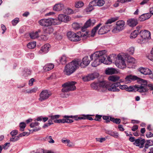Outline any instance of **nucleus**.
Returning <instances> with one entry per match:
<instances>
[{"mask_svg":"<svg viewBox=\"0 0 153 153\" xmlns=\"http://www.w3.org/2000/svg\"><path fill=\"white\" fill-rule=\"evenodd\" d=\"M99 88H105L108 89L109 91H119L120 89L117 88L120 85V82H117L114 83H110L109 82H105L102 81H98V82Z\"/></svg>","mask_w":153,"mask_h":153,"instance_id":"f257e3e1","label":"nucleus"},{"mask_svg":"<svg viewBox=\"0 0 153 153\" xmlns=\"http://www.w3.org/2000/svg\"><path fill=\"white\" fill-rule=\"evenodd\" d=\"M79 62L78 60H73L67 64L65 67L64 73L65 74L70 75L73 73L79 67Z\"/></svg>","mask_w":153,"mask_h":153,"instance_id":"f03ea898","label":"nucleus"},{"mask_svg":"<svg viewBox=\"0 0 153 153\" xmlns=\"http://www.w3.org/2000/svg\"><path fill=\"white\" fill-rule=\"evenodd\" d=\"M118 19V17L112 18L108 19L105 23V25L101 27L98 31L99 34L102 35L110 31L112 25L111 24Z\"/></svg>","mask_w":153,"mask_h":153,"instance_id":"7ed1b4c3","label":"nucleus"},{"mask_svg":"<svg viewBox=\"0 0 153 153\" xmlns=\"http://www.w3.org/2000/svg\"><path fill=\"white\" fill-rule=\"evenodd\" d=\"M58 20L56 19L49 18L48 19H42L38 22L39 24L43 26H51L52 24L58 25L59 22H57Z\"/></svg>","mask_w":153,"mask_h":153,"instance_id":"20e7f679","label":"nucleus"},{"mask_svg":"<svg viewBox=\"0 0 153 153\" xmlns=\"http://www.w3.org/2000/svg\"><path fill=\"white\" fill-rule=\"evenodd\" d=\"M76 82L74 81L68 82L62 85L63 87L62 91L63 92H67L70 91L74 90L76 89L75 85Z\"/></svg>","mask_w":153,"mask_h":153,"instance_id":"39448f33","label":"nucleus"},{"mask_svg":"<svg viewBox=\"0 0 153 153\" xmlns=\"http://www.w3.org/2000/svg\"><path fill=\"white\" fill-rule=\"evenodd\" d=\"M100 52L101 53V54L102 57V58L104 64L108 65L112 63V58H114V54L111 55L108 57H107L105 54L106 52L105 50L100 51Z\"/></svg>","mask_w":153,"mask_h":153,"instance_id":"423d86ee","label":"nucleus"},{"mask_svg":"<svg viewBox=\"0 0 153 153\" xmlns=\"http://www.w3.org/2000/svg\"><path fill=\"white\" fill-rule=\"evenodd\" d=\"M142 81L140 83L141 86L143 87L144 88L143 92H142V93H144V95L146 94V93L147 92L149 89L150 91H153V84H148L147 81L143 79H140Z\"/></svg>","mask_w":153,"mask_h":153,"instance_id":"0eeeda50","label":"nucleus"},{"mask_svg":"<svg viewBox=\"0 0 153 153\" xmlns=\"http://www.w3.org/2000/svg\"><path fill=\"white\" fill-rule=\"evenodd\" d=\"M125 22L123 20L118 21L116 22V26L112 30L114 33H117L123 30L124 28Z\"/></svg>","mask_w":153,"mask_h":153,"instance_id":"6e6552de","label":"nucleus"},{"mask_svg":"<svg viewBox=\"0 0 153 153\" xmlns=\"http://www.w3.org/2000/svg\"><path fill=\"white\" fill-rule=\"evenodd\" d=\"M137 89L136 91L135 92L137 91L140 93H142V92H143L144 88L143 87L141 86L140 85H135L134 86H130L126 88V91L129 92H132Z\"/></svg>","mask_w":153,"mask_h":153,"instance_id":"1a4fd4ad","label":"nucleus"},{"mask_svg":"<svg viewBox=\"0 0 153 153\" xmlns=\"http://www.w3.org/2000/svg\"><path fill=\"white\" fill-rule=\"evenodd\" d=\"M67 36L68 39L71 41L78 42L81 40L80 37L73 32H68Z\"/></svg>","mask_w":153,"mask_h":153,"instance_id":"9d476101","label":"nucleus"},{"mask_svg":"<svg viewBox=\"0 0 153 153\" xmlns=\"http://www.w3.org/2000/svg\"><path fill=\"white\" fill-rule=\"evenodd\" d=\"M51 94L50 92H49L48 90H43L39 94L40 97L39 100L40 101L42 102L48 99Z\"/></svg>","mask_w":153,"mask_h":153,"instance_id":"9b49d317","label":"nucleus"},{"mask_svg":"<svg viewBox=\"0 0 153 153\" xmlns=\"http://www.w3.org/2000/svg\"><path fill=\"white\" fill-rule=\"evenodd\" d=\"M139 34L142 38V39H140V40H142V41H143V39H151V33L147 30H141L139 32Z\"/></svg>","mask_w":153,"mask_h":153,"instance_id":"f8f14e48","label":"nucleus"},{"mask_svg":"<svg viewBox=\"0 0 153 153\" xmlns=\"http://www.w3.org/2000/svg\"><path fill=\"white\" fill-rule=\"evenodd\" d=\"M101 54V53H100V55H99V56H97L96 58H94V60L91 64L92 66L96 67L100 65V63H103Z\"/></svg>","mask_w":153,"mask_h":153,"instance_id":"ddd939ff","label":"nucleus"},{"mask_svg":"<svg viewBox=\"0 0 153 153\" xmlns=\"http://www.w3.org/2000/svg\"><path fill=\"white\" fill-rule=\"evenodd\" d=\"M79 62V66H80L82 68H84L88 66L89 64L90 61L88 59V56H85L82 59V62H81L77 59Z\"/></svg>","mask_w":153,"mask_h":153,"instance_id":"4468645a","label":"nucleus"},{"mask_svg":"<svg viewBox=\"0 0 153 153\" xmlns=\"http://www.w3.org/2000/svg\"><path fill=\"white\" fill-rule=\"evenodd\" d=\"M141 137L135 139L134 142L133 143L134 145L137 146L139 147L140 148H142L144 147V144L145 142V140L143 139L142 140Z\"/></svg>","mask_w":153,"mask_h":153,"instance_id":"2eb2a0df","label":"nucleus"},{"mask_svg":"<svg viewBox=\"0 0 153 153\" xmlns=\"http://www.w3.org/2000/svg\"><path fill=\"white\" fill-rule=\"evenodd\" d=\"M140 79H142L139 78L136 76H132L131 75L127 76L125 78V79L126 81H128L131 82V80H137V82L138 83L140 84L141 83V81Z\"/></svg>","mask_w":153,"mask_h":153,"instance_id":"dca6fc26","label":"nucleus"},{"mask_svg":"<svg viewBox=\"0 0 153 153\" xmlns=\"http://www.w3.org/2000/svg\"><path fill=\"white\" fill-rule=\"evenodd\" d=\"M58 19L59 21L66 22L69 21V17L65 15L60 14L58 15Z\"/></svg>","mask_w":153,"mask_h":153,"instance_id":"f3484780","label":"nucleus"},{"mask_svg":"<svg viewBox=\"0 0 153 153\" xmlns=\"http://www.w3.org/2000/svg\"><path fill=\"white\" fill-rule=\"evenodd\" d=\"M50 47L51 45L49 44H46L41 48L40 52L41 53L43 52L44 54L46 53L49 51Z\"/></svg>","mask_w":153,"mask_h":153,"instance_id":"a211bd4d","label":"nucleus"},{"mask_svg":"<svg viewBox=\"0 0 153 153\" xmlns=\"http://www.w3.org/2000/svg\"><path fill=\"white\" fill-rule=\"evenodd\" d=\"M127 23L130 26L133 27L136 26L138 22L137 19H131L127 21Z\"/></svg>","mask_w":153,"mask_h":153,"instance_id":"6ab92c4d","label":"nucleus"},{"mask_svg":"<svg viewBox=\"0 0 153 153\" xmlns=\"http://www.w3.org/2000/svg\"><path fill=\"white\" fill-rule=\"evenodd\" d=\"M151 16V14L150 13H144L142 14L139 18L140 21H143L150 18Z\"/></svg>","mask_w":153,"mask_h":153,"instance_id":"aec40b11","label":"nucleus"},{"mask_svg":"<svg viewBox=\"0 0 153 153\" xmlns=\"http://www.w3.org/2000/svg\"><path fill=\"white\" fill-rule=\"evenodd\" d=\"M138 71L144 75H148L152 72L151 70L148 68L140 67L138 69Z\"/></svg>","mask_w":153,"mask_h":153,"instance_id":"412c9836","label":"nucleus"},{"mask_svg":"<svg viewBox=\"0 0 153 153\" xmlns=\"http://www.w3.org/2000/svg\"><path fill=\"white\" fill-rule=\"evenodd\" d=\"M92 22L91 19H89L85 23L84 25L82 27L81 30L83 32H85L86 29L89 27L91 25Z\"/></svg>","mask_w":153,"mask_h":153,"instance_id":"4be33fe9","label":"nucleus"},{"mask_svg":"<svg viewBox=\"0 0 153 153\" xmlns=\"http://www.w3.org/2000/svg\"><path fill=\"white\" fill-rule=\"evenodd\" d=\"M117 73L116 70L113 68H108L105 71V73L107 75H111Z\"/></svg>","mask_w":153,"mask_h":153,"instance_id":"5701e85b","label":"nucleus"},{"mask_svg":"<svg viewBox=\"0 0 153 153\" xmlns=\"http://www.w3.org/2000/svg\"><path fill=\"white\" fill-rule=\"evenodd\" d=\"M43 30L44 33L50 34L53 33V29L52 27H44Z\"/></svg>","mask_w":153,"mask_h":153,"instance_id":"b1692460","label":"nucleus"},{"mask_svg":"<svg viewBox=\"0 0 153 153\" xmlns=\"http://www.w3.org/2000/svg\"><path fill=\"white\" fill-rule=\"evenodd\" d=\"M116 65L118 68L123 69L126 67V65L125 62V61L120 62H116Z\"/></svg>","mask_w":153,"mask_h":153,"instance_id":"393cba45","label":"nucleus"},{"mask_svg":"<svg viewBox=\"0 0 153 153\" xmlns=\"http://www.w3.org/2000/svg\"><path fill=\"white\" fill-rule=\"evenodd\" d=\"M64 8V5L61 4H56L54 6L53 9L56 11H59Z\"/></svg>","mask_w":153,"mask_h":153,"instance_id":"a878e982","label":"nucleus"},{"mask_svg":"<svg viewBox=\"0 0 153 153\" xmlns=\"http://www.w3.org/2000/svg\"><path fill=\"white\" fill-rule=\"evenodd\" d=\"M54 67V65L53 64H46L43 67L45 71H47L53 69Z\"/></svg>","mask_w":153,"mask_h":153,"instance_id":"bb28decb","label":"nucleus"},{"mask_svg":"<svg viewBox=\"0 0 153 153\" xmlns=\"http://www.w3.org/2000/svg\"><path fill=\"white\" fill-rule=\"evenodd\" d=\"M31 74V71L30 69L28 68H25L23 71V76L26 77Z\"/></svg>","mask_w":153,"mask_h":153,"instance_id":"cd10ccee","label":"nucleus"},{"mask_svg":"<svg viewBox=\"0 0 153 153\" xmlns=\"http://www.w3.org/2000/svg\"><path fill=\"white\" fill-rule=\"evenodd\" d=\"M102 25V24L101 23H100L98 25H97L96 26L94 27L91 30V36L94 37L96 33L97 32V31L98 30L99 27Z\"/></svg>","mask_w":153,"mask_h":153,"instance_id":"c85d7f7f","label":"nucleus"},{"mask_svg":"<svg viewBox=\"0 0 153 153\" xmlns=\"http://www.w3.org/2000/svg\"><path fill=\"white\" fill-rule=\"evenodd\" d=\"M107 133L110 136L116 138H117L119 137V134L117 132H113L111 131H107Z\"/></svg>","mask_w":153,"mask_h":153,"instance_id":"c756f323","label":"nucleus"},{"mask_svg":"<svg viewBox=\"0 0 153 153\" xmlns=\"http://www.w3.org/2000/svg\"><path fill=\"white\" fill-rule=\"evenodd\" d=\"M120 79V77L116 76H111L108 78V79L111 81L115 82L118 81Z\"/></svg>","mask_w":153,"mask_h":153,"instance_id":"7c9ffc66","label":"nucleus"},{"mask_svg":"<svg viewBox=\"0 0 153 153\" xmlns=\"http://www.w3.org/2000/svg\"><path fill=\"white\" fill-rule=\"evenodd\" d=\"M110 120L111 121L117 124L120 123L121 122V120L119 118H115L111 117H110Z\"/></svg>","mask_w":153,"mask_h":153,"instance_id":"2f4dec72","label":"nucleus"},{"mask_svg":"<svg viewBox=\"0 0 153 153\" xmlns=\"http://www.w3.org/2000/svg\"><path fill=\"white\" fill-rule=\"evenodd\" d=\"M82 24L78 23H74L72 25L73 28L75 30H78L82 27Z\"/></svg>","mask_w":153,"mask_h":153,"instance_id":"473e14b6","label":"nucleus"},{"mask_svg":"<svg viewBox=\"0 0 153 153\" xmlns=\"http://www.w3.org/2000/svg\"><path fill=\"white\" fill-rule=\"evenodd\" d=\"M82 116H83V120H93V118L91 117L94 116V115H91V114H82L81 115Z\"/></svg>","mask_w":153,"mask_h":153,"instance_id":"72a5a7b5","label":"nucleus"},{"mask_svg":"<svg viewBox=\"0 0 153 153\" xmlns=\"http://www.w3.org/2000/svg\"><path fill=\"white\" fill-rule=\"evenodd\" d=\"M99 74L97 73H94L88 75L90 80H93L94 79L97 78Z\"/></svg>","mask_w":153,"mask_h":153,"instance_id":"f704fd0d","label":"nucleus"},{"mask_svg":"<svg viewBox=\"0 0 153 153\" xmlns=\"http://www.w3.org/2000/svg\"><path fill=\"white\" fill-rule=\"evenodd\" d=\"M140 32H138L137 30H134L130 35V38H136L139 34Z\"/></svg>","mask_w":153,"mask_h":153,"instance_id":"c9c22d12","label":"nucleus"},{"mask_svg":"<svg viewBox=\"0 0 153 153\" xmlns=\"http://www.w3.org/2000/svg\"><path fill=\"white\" fill-rule=\"evenodd\" d=\"M100 53H101L100 52V51L95 52L94 53L92 54L90 56V58L91 59V60H92L93 59V57H94V58H96L97 56H99V55H100Z\"/></svg>","mask_w":153,"mask_h":153,"instance_id":"e433bc0d","label":"nucleus"},{"mask_svg":"<svg viewBox=\"0 0 153 153\" xmlns=\"http://www.w3.org/2000/svg\"><path fill=\"white\" fill-rule=\"evenodd\" d=\"M67 58L65 55H63L60 59V62L62 64H65L67 62Z\"/></svg>","mask_w":153,"mask_h":153,"instance_id":"4c0bfd02","label":"nucleus"},{"mask_svg":"<svg viewBox=\"0 0 153 153\" xmlns=\"http://www.w3.org/2000/svg\"><path fill=\"white\" fill-rule=\"evenodd\" d=\"M27 46L29 48H34L36 46V42H30L27 44Z\"/></svg>","mask_w":153,"mask_h":153,"instance_id":"58836bf2","label":"nucleus"},{"mask_svg":"<svg viewBox=\"0 0 153 153\" xmlns=\"http://www.w3.org/2000/svg\"><path fill=\"white\" fill-rule=\"evenodd\" d=\"M19 126L20 131H23L24 130V129L26 126V124L24 122H21L19 124Z\"/></svg>","mask_w":153,"mask_h":153,"instance_id":"ea45409f","label":"nucleus"},{"mask_svg":"<svg viewBox=\"0 0 153 153\" xmlns=\"http://www.w3.org/2000/svg\"><path fill=\"white\" fill-rule=\"evenodd\" d=\"M84 3L82 1H79L76 2L75 4V7L78 8L82 7L84 5Z\"/></svg>","mask_w":153,"mask_h":153,"instance_id":"a19ab883","label":"nucleus"},{"mask_svg":"<svg viewBox=\"0 0 153 153\" xmlns=\"http://www.w3.org/2000/svg\"><path fill=\"white\" fill-rule=\"evenodd\" d=\"M102 118L103 120H105V123H110V117L109 116H102Z\"/></svg>","mask_w":153,"mask_h":153,"instance_id":"79ce46f5","label":"nucleus"},{"mask_svg":"<svg viewBox=\"0 0 153 153\" xmlns=\"http://www.w3.org/2000/svg\"><path fill=\"white\" fill-rule=\"evenodd\" d=\"M30 36L31 39H34L39 37V34H37L35 32H33L30 34Z\"/></svg>","mask_w":153,"mask_h":153,"instance_id":"37998d69","label":"nucleus"},{"mask_svg":"<svg viewBox=\"0 0 153 153\" xmlns=\"http://www.w3.org/2000/svg\"><path fill=\"white\" fill-rule=\"evenodd\" d=\"M91 87L94 89H99V86L98 85V82L97 83H92L91 85Z\"/></svg>","mask_w":153,"mask_h":153,"instance_id":"c03bdc74","label":"nucleus"},{"mask_svg":"<svg viewBox=\"0 0 153 153\" xmlns=\"http://www.w3.org/2000/svg\"><path fill=\"white\" fill-rule=\"evenodd\" d=\"M97 0H94L91 2L89 4V6L90 7H92L95 6H97Z\"/></svg>","mask_w":153,"mask_h":153,"instance_id":"a18cd8bd","label":"nucleus"},{"mask_svg":"<svg viewBox=\"0 0 153 153\" xmlns=\"http://www.w3.org/2000/svg\"><path fill=\"white\" fill-rule=\"evenodd\" d=\"M53 121L54 123H65V119L64 118L61 119L56 120H54Z\"/></svg>","mask_w":153,"mask_h":153,"instance_id":"49530a36","label":"nucleus"},{"mask_svg":"<svg viewBox=\"0 0 153 153\" xmlns=\"http://www.w3.org/2000/svg\"><path fill=\"white\" fill-rule=\"evenodd\" d=\"M117 57V60L116 62H123L125 61L124 58L122 55L120 54H118V55Z\"/></svg>","mask_w":153,"mask_h":153,"instance_id":"de8ad7c7","label":"nucleus"},{"mask_svg":"<svg viewBox=\"0 0 153 153\" xmlns=\"http://www.w3.org/2000/svg\"><path fill=\"white\" fill-rule=\"evenodd\" d=\"M19 19L16 18L12 21V23L13 26H15L19 22Z\"/></svg>","mask_w":153,"mask_h":153,"instance_id":"09e8293b","label":"nucleus"},{"mask_svg":"<svg viewBox=\"0 0 153 153\" xmlns=\"http://www.w3.org/2000/svg\"><path fill=\"white\" fill-rule=\"evenodd\" d=\"M127 62L129 63L134 64L135 63V59L133 57H128Z\"/></svg>","mask_w":153,"mask_h":153,"instance_id":"8fccbe9b","label":"nucleus"},{"mask_svg":"<svg viewBox=\"0 0 153 153\" xmlns=\"http://www.w3.org/2000/svg\"><path fill=\"white\" fill-rule=\"evenodd\" d=\"M105 1L103 0H97V6H102L104 4Z\"/></svg>","mask_w":153,"mask_h":153,"instance_id":"3c124183","label":"nucleus"},{"mask_svg":"<svg viewBox=\"0 0 153 153\" xmlns=\"http://www.w3.org/2000/svg\"><path fill=\"white\" fill-rule=\"evenodd\" d=\"M40 37L44 41L47 40L48 39L49 37V35L48 34L45 35H41Z\"/></svg>","mask_w":153,"mask_h":153,"instance_id":"603ef678","label":"nucleus"},{"mask_svg":"<svg viewBox=\"0 0 153 153\" xmlns=\"http://www.w3.org/2000/svg\"><path fill=\"white\" fill-rule=\"evenodd\" d=\"M102 115H100L96 114L95 116V118L94 120L98 121H100L101 120V118Z\"/></svg>","mask_w":153,"mask_h":153,"instance_id":"864d4df0","label":"nucleus"},{"mask_svg":"<svg viewBox=\"0 0 153 153\" xmlns=\"http://www.w3.org/2000/svg\"><path fill=\"white\" fill-rule=\"evenodd\" d=\"M19 138H18L16 136L13 137H10V141L12 142H15L19 140Z\"/></svg>","mask_w":153,"mask_h":153,"instance_id":"5fc2aeb1","label":"nucleus"},{"mask_svg":"<svg viewBox=\"0 0 153 153\" xmlns=\"http://www.w3.org/2000/svg\"><path fill=\"white\" fill-rule=\"evenodd\" d=\"M18 133V131L17 130H15L12 131L10 133V134L12 136V137L16 136L15 135H16Z\"/></svg>","mask_w":153,"mask_h":153,"instance_id":"6e6d98bb","label":"nucleus"},{"mask_svg":"<svg viewBox=\"0 0 153 153\" xmlns=\"http://www.w3.org/2000/svg\"><path fill=\"white\" fill-rule=\"evenodd\" d=\"M134 51V47H131L128 50L129 53L130 55H133Z\"/></svg>","mask_w":153,"mask_h":153,"instance_id":"4d7b16f0","label":"nucleus"},{"mask_svg":"<svg viewBox=\"0 0 153 153\" xmlns=\"http://www.w3.org/2000/svg\"><path fill=\"white\" fill-rule=\"evenodd\" d=\"M39 123L38 122H35L31 123L30 125V126L31 128H33L38 126Z\"/></svg>","mask_w":153,"mask_h":153,"instance_id":"13d9d810","label":"nucleus"},{"mask_svg":"<svg viewBox=\"0 0 153 153\" xmlns=\"http://www.w3.org/2000/svg\"><path fill=\"white\" fill-rule=\"evenodd\" d=\"M83 116H82L81 117H78V115H74V119L76 121H78L79 120H83Z\"/></svg>","mask_w":153,"mask_h":153,"instance_id":"bf43d9fd","label":"nucleus"},{"mask_svg":"<svg viewBox=\"0 0 153 153\" xmlns=\"http://www.w3.org/2000/svg\"><path fill=\"white\" fill-rule=\"evenodd\" d=\"M60 115H52L51 116V119L53 120H56V119L59 118Z\"/></svg>","mask_w":153,"mask_h":153,"instance_id":"052dcab7","label":"nucleus"},{"mask_svg":"<svg viewBox=\"0 0 153 153\" xmlns=\"http://www.w3.org/2000/svg\"><path fill=\"white\" fill-rule=\"evenodd\" d=\"M60 115H52L51 116V119L53 120H56V119L59 118Z\"/></svg>","mask_w":153,"mask_h":153,"instance_id":"680f3d73","label":"nucleus"},{"mask_svg":"<svg viewBox=\"0 0 153 153\" xmlns=\"http://www.w3.org/2000/svg\"><path fill=\"white\" fill-rule=\"evenodd\" d=\"M82 32V33H81V35H80V37H84L86 36L88 34V31H85L84 32Z\"/></svg>","mask_w":153,"mask_h":153,"instance_id":"e2e57ef3","label":"nucleus"},{"mask_svg":"<svg viewBox=\"0 0 153 153\" xmlns=\"http://www.w3.org/2000/svg\"><path fill=\"white\" fill-rule=\"evenodd\" d=\"M82 79L85 82L88 81H90V79H89V76H85L83 77L82 78Z\"/></svg>","mask_w":153,"mask_h":153,"instance_id":"0e129e2a","label":"nucleus"},{"mask_svg":"<svg viewBox=\"0 0 153 153\" xmlns=\"http://www.w3.org/2000/svg\"><path fill=\"white\" fill-rule=\"evenodd\" d=\"M120 86V88L122 89H125L126 90V88L127 87V85H120L119 86Z\"/></svg>","mask_w":153,"mask_h":153,"instance_id":"69168bd1","label":"nucleus"},{"mask_svg":"<svg viewBox=\"0 0 153 153\" xmlns=\"http://www.w3.org/2000/svg\"><path fill=\"white\" fill-rule=\"evenodd\" d=\"M35 79L33 78H32L29 80V84L30 86H32L33 84V82L34 81Z\"/></svg>","mask_w":153,"mask_h":153,"instance_id":"338daca9","label":"nucleus"},{"mask_svg":"<svg viewBox=\"0 0 153 153\" xmlns=\"http://www.w3.org/2000/svg\"><path fill=\"white\" fill-rule=\"evenodd\" d=\"M138 128V126L137 125H135L132 127L131 130L133 131H134L137 130Z\"/></svg>","mask_w":153,"mask_h":153,"instance_id":"774afa93","label":"nucleus"}]
</instances>
